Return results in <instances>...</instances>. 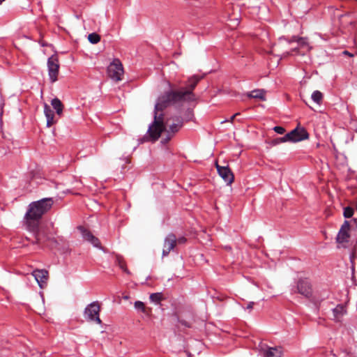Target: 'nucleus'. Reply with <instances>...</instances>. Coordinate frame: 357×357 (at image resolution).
<instances>
[{"label":"nucleus","instance_id":"31","mask_svg":"<svg viewBox=\"0 0 357 357\" xmlns=\"http://www.w3.org/2000/svg\"><path fill=\"white\" fill-rule=\"evenodd\" d=\"M177 241L179 243H185V238H179Z\"/></svg>","mask_w":357,"mask_h":357},{"label":"nucleus","instance_id":"32","mask_svg":"<svg viewBox=\"0 0 357 357\" xmlns=\"http://www.w3.org/2000/svg\"><path fill=\"white\" fill-rule=\"evenodd\" d=\"M238 114H239V113H236L235 114H234V115L230 118L229 121H230V122H232V121H234V118H235L236 116H238Z\"/></svg>","mask_w":357,"mask_h":357},{"label":"nucleus","instance_id":"11","mask_svg":"<svg viewBox=\"0 0 357 357\" xmlns=\"http://www.w3.org/2000/svg\"><path fill=\"white\" fill-rule=\"evenodd\" d=\"M32 275L36 280L38 286L43 289L46 287L48 280V272L45 269H36L32 272Z\"/></svg>","mask_w":357,"mask_h":357},{"label":"nucleus","instance_id":"21","mask_svg":"<svg viewBox=\"0 0 357 357\" xmlns=\"http://www.w3.org/2000/svg\"><path fill=\"white\" fill-rule=\"evenodd\" d=\"M88 40L91 43L96 44L100 40V37L98 34L92 33L88 36Z\"/></svg>","mask_w":357,"mask_h":357},{"label":"nucleus","instance_id":"24","mask_svg":"<svg viewBox=\"0 0 357 357\" xmlns=\"http://www.w3.org/2000/svg\"><path fill=\"white\" fill-rule=\"evenodd\" d=\"M44 114L46 119L54 116V112L51 109L50 107L47 104L44 105Z\"/></svg>","mask_w":357,"mask_h":357},{"label":"nucleus","instance_id":"9","mask_svg":"<svg viewBox=\"0 0 357 357\" xmlns=\"http://www.w3.org/2000/svg\"><path fill=\"white\" fill-rule=\"evenodd\" d=\"M215 167L220 176L227 185H231L234 181V176L229 167L227 165L220 166L218 163L215 164Z\"/></svg>","mask_w":357,"mask_h":357},{"label":"nucleus","instance_id":"18","mask_svg":"<svg viewBox=\"0 0 357 357\" xmlns=\"http://www.w3.org/2000/svg\"><path fill=\"white\" fill-rule=\"evenodd\" d=\"M281 351L277 348H269L265 353L264 357H281Z\"/></svg>","mask_w":357,"mask_h":357},{"label":"nucleus","instance_id":"6","mask_svg":"<svg viewBox=\"0 0 357 357\" xmlns=\"http://www.w3.org/2000/svg\"><path fill=\"white\" fill-rule=\"evenodd\" d=\"M48 75L52 83L57 81L59 71V63L56 56H52L47 60Z\"/></svg>","mask_w":357,"mask_h":357},{"label":"nucleus","instance_id":"2","mask_svg":"<svg viewBox=\"0 0 357 357\" xmlns=\"http://www.w3.org/2000/svg\"><path fill=\"white\" fill-rule=\"evenodd\" d=\"M199 79L200 77L192 76L189 78L186 88L181 89L178 91H169L159 97L156 102V109L162 107H167L170 104L184 101H193L195 100V94L192 91Z\"/></svg>","mask_w":357,"mask_h":357},{"label":"nucleus","instance_id":"25","mask_svg":"<svg viewBox=\"0 0 357 357\" xmlns=\"http://www.w3.org/2000/svg\"><path fill=\"white\" fill-rule=\"evenodd\" d=\"M354 210L351 207H346L344 209V216L346 218H351L353 215Z\"/></svg>","mask_w":357,"mask_h":357},{"label":"nucleus","instance_id":"23","mask_svg":"<svg viewBox=\"0 0 357 357\" xmlns=\"http://www.w3.org/2000/svg\"><path fill=\"white\" fill-rule=\"evenodd\" d=\"M289 135H285L284 136L282 137H279V138H277L275 139H274L272 142V144L273 145H277L278 144H280V143H284V142H289Z\"/></svg>","mask_w":357,"mask_h":357},{"label":"nucleus","instance_id":"19","mask_svg":"<svg viewBox=\"0 0 357 357\" xmlns=\"http://www.w3.org/2000/svg\"><path fill=\"white\" fill-rule=\"evenodd\" d=\"M311 98L314 102L320 104L323 98V94L319 91H314Z\"/></svg>","mask_w":357,"mask_h":357},{"label":"nucleus","instance_id":"10","mask_svg":"<svg viewBox=\"0 0 357 357\" xmlns=\"http://www.w3.org/2000/svg\"><path fill=\"white\" fill-rule=\"evenodd\" d=\"M287 135H289V141L291 142H298L309 137L307 132L303 128H296Z\"/></svg>","mask_w":357,"mask_h":357},{"label":"nucleus","instance_id":"1","mask_svg":"<svg viewBox=\"0 0 357 357\" xmlns=\"http://www.w3.org/2000/svg\"><path fill=\"white\" fill-rule=\"evenodd\" d=\"M166 107H162L156 109L155 105L154 121L149 127L148 132L153 140H157L162 132H166V137L162 140V143L167 142L178 130L182 127L183 123L179 119H167L165 121V118L160 113Z\"/></svg>","mask_w":357,"mask_h":357},{"label":"nucleus","instance_id":"27","mask_svg":"<svg viewBox=\"0 0 357 357\" xmlns=\"http://www.w3.org/2000/svg\"><path fill=\"white\" fill-rule=\"evenodd\" d=\"M56 121L54 120V116L47 118V126L51 127L52 125L56 123Z\"/></svg>","mask_w":357,"mask_h":357},{"label":"nucleus","instance_id":"16","mask_svg":"<svg viewBox=\"0 0 357 357\" xmlns=\"http://www.w3.org/2000/svg\"><path fill=\"white\" fill-rule=\"evenodd\" d=\"M248 96L249 98L264 100L265 91L263 89H255L248 93Z\"/></svg>","mask_w":357,"mask_h":357},{"label":"nucleus","instance_id":"12","mask_svg":"<svg viewBox=\"0 0 357 357\" xmlns=\"http://www.w3.org/2000/svg\"><path fill=\"white\" fill-rule=\"evenodd\" d=\"M298 292L305 297L309 298L312 295V286L307 279H301L297 284Z\"/></svg>","mask_w":357,"mask_h":357},{"label":"nucleus","instance_id":"28","mask_svg":"<svg viewBox=\"0 0 357 357\" xmlns=\"http://www.w3.org/2000/svg\"><path fill=\"white\" fill-rule=\"evenodd\" d=\"M355 251H353L352 253L350 255V259L351 263H354V259H355Z\"/></svg>","mask_w":357,"mask_h":357},{"label":"nucleus","instance_id":"38","mask_svg":"<svg viewBox=\"0 0 357 357\" xmlns=\"http://www.w3.org/2000/svg\"><path fill=\"white\" fill-rule=\"evenodd\" d=\"M293 52H294L293 50H292V52H291V54H293ZM296 54H298L297 52H295Z\"/></svg>","mask_w":357,"mask_h":357},{"label":"nucleus","instance_id":"4","mask_svg":"<svg viewBox=\"0 0 357 357\" xmlns=\"http://www.w3.org/2000/svg\"><path fill=\"white\" fill-rule=\"evenodd\" d=\"M100 305L97 301L89 304L84 312V318L89 321H96L97 324H101L99 317Z\"/></svg>","mask_w":357,"mask_h":357},{"label":"nucleus","instance_id":"22","mask_svg":"<svg viewBox=\"0 0 357 357\" xmlns=\"http://www.w3.org/2000/svg\"><path fill=\"white\" fill-rule=\"evenodd\" d=\"M134 306L137 310H139V311L142 312L143 313L146 314V309L143 302L139 301H135Z\"/></svg>","mask_w":357,"mask_h":357},{"label":"nucleus","instance_id":"30","mask_svg":"<svg viewBox=\"0 0 357 357\" xmlns=\"http://www.w3.org/2000/svg\"><path fill=\"white\" fill-rule=\"evenodd\" d=\"M119 266L122 270H123L125 272L128 273V270L125 268L123 264L119 263Z\"/></svg>","mask_w":357,"mask_h":357},{"label":"nucleus","instance_id":"37","mask_svg":"<svg viewBox=\"0 0 357 357\" xmlns=\"http://www.w3.org/2000/svg\"><path fill=\"white\" fill-rule=\"evenodd\" d=\"M123 298H124V299H128V296H124V297H123Z\"/></svg>","mask_w":357,"mask_h":357},{"label":"nucleus","instance_id":"29","mask_svg":"<svg viewBox=\"0 0 357 357\" xmlns=\"http://www.w3.org/2000/svg\"><path fill=\"white\" fill-rule=\"evenodd\" d=\"M254 305V302H250L247 306V309L252 310Z\"/></svg>","mask_w":357,"mask_h":357},{"label":"nucleus","instance_id":"15","mask_svg":"<svg viewBox=\"0 0 357 357\" xmlns=\"http://www.w3.org/2000/svg\"><path fill=\"white\" fill-rule=\"evenodd\" d=\"M346 312V308L343 305H338L333 310V317L336 321H340Z\"/></svg>","mask_w":357,"mask_h":357},{"label":"nucleus","instance_id":"3","mask_svg":"<svg viewBox=\"0 0 357 357\" xmlns=\"http://www.w3.org/2000/svg\"><path fill=\"white\" fill-rule=\"evenodd\" d=\"M53 203L52 198H44L29 205L24 220L29 231L35 232L38 229L39 220L52 208Z\"/></svg>","mask_w":357,"mask_h":357},{"label":"nucleus","instance_id":"34","mask_svg":"<svg viewBox=\"0 0 357 357\" xmlns=\"http://www.w3.org/2000/svg\"><path fill=\"white\" fill-rule=\"evenodd\" d=\"M353 243H354V245H356L357 243V237L355 239L351 241V244H353Z\"/></svg>","mask_w":357,"mask_h":357},{"label":"nucleus","instance_id":"13","mask_svg":"<svg viewBox=\"0 0 357 357\" xmlns=\"http://www.w3.org/2000/svg\"><path fill=\"white\" fill-rule=\"evenodd\" d=\"M177 242L176 237L173 234H169L165 239L163 250H162V257H165L169 255L171 250H172Z\"/></svg>","mask_w":357,"mask_h":357},{"label":"nucleus","instance_id":"7","mask_svg":"<svg viewBox=\"0 0 357 357\" xmlns=\"http://www.w3.org/2000/svg\"><path fill=\"white\" fill-rule=\"evenodd\" d=\"M349 229V222L345 220L337 236V242L341 244L342 247H347V243L350 241Z\"/></svg>","mask_w":357,"mask_h":357},{"label":"nucleus","instance_id":"5","mask_svg":"<svg viewBox=\"0 0 357 357\" xmlns=\"http://www.w3.org/2000/svg\"><path fill=\"white\" fill-rule=\"evenodd\" d=\"M108 76L113 80L119 82L122 79L123 68L119 59H114L107 68Z\"/></svg>","mask_w":357,"mask_h":357},{"label":"nucleus","instance_id":"17","mask_svg":"<svg viewBox=\"0 0 357 357\" xmlns=\"http://www.w3.org/2000/svg\"><path fill=\"white\" fill-rule=\"evenodd\" d=\"M51 105L53 107V108L56 110V114L59 116H61L63 112V104L61 103V100L56 98H54L51 101Z\"/></svg>","mask_w":357,"mask_h":357},{"label":"nucleus","instance_id":"33","mask_svg":"<svg viewBox=\"0 0 357 357\" xmlns=\"http://www.w3.org/2000/svg\"><path fill=\"white\" fill-rule=\"evenodd\" d=\"M343 54H344L349 55V56H353V54H350V53H349V52H347V51H344V52H343Z\"/></svg>","mask_w":357,"mask_h":357},{"label":"nucleus","instance_id":"26","mask_svg":"<svg viewBox=\"0 0 357 357\" xmlns=\"http://www.w3.org/2000/svg\"><path fill=\"white\" fill-rule=\"evenodd\" d=\"M273 130L275 132H277L278 134H280V135L284 134V132H285V129L283 127H282V126H275L273 128Z\"/></svg>","mask_w":357,"mask_h":357},{"label":"nucleus","instance_id":"8","mask_svg":"<svg viewBox=\"0 0 357 357\" xmlns=\"http://www.w3.org/2000/svg\"><path fill=\"white\" fill-rule=\"evenodd\" d=\"M287 42L289 43H291V42L297 43L298 45L293 49V51L297 52L298 54L304 55L311 50V46L309 45L307 40L303 38H297L294 36L291 40H287Z\"/></svg>","mask_w":357,"mask_h":357},{"label":"nucleus","instance_id":"35","mask_svg":"<svg viewBox=\"0 0 357 357\" xmlns=\"http://www.w3.org/2000/svg\"><path fill=\"white\" fill-rule=\"evenodd\" d=\"M289 54H290L289 52H286V53L284 54V56H287Z\"/></svg>","mask_w":357,"mask_h":357},{"label":"nucleus","instance_id":"20","mask_svg":"<svg viewBox=\"0 0 357 357\" xmlns=\"http://www.w3.org/2000/svg\"><path fill=\"white\" fill-rule=\"evenodd\" d=\"M162 298V294L161 293H153L150 295L151 301L156 304L159 303Z\"/></svg>","mask_w":357,"mask_h":357},{"label":"nucleus","instance_id":"36","mask_svg":"<svg viewBox=\"0 0 357 357\" xmlns=\"http://www.w3.org/2000/svg\"><path fill=\"white\" fill-rule=\"evenodd\" d=\"M227 121H228V120L222 121L221 122V123H224L225 122H227Z\"/></svg>","mask_w":357,"mask_h":357},{"label":"nucleus","instance_id":"14","mask_svg":"<svg viewBox=\"0 0 357 357\" xmlns=\"http://www.w3.org/2000/svg\"><path fill=\"white\" fill-rule=\"evenodd\" d=\"M78 229L80 231L83 238L86 241L90 242L94 247L100 248V241L96 237L82 227H79Z\"/></svg>","mask_w":357,"mask_h":357}]
</instances>
